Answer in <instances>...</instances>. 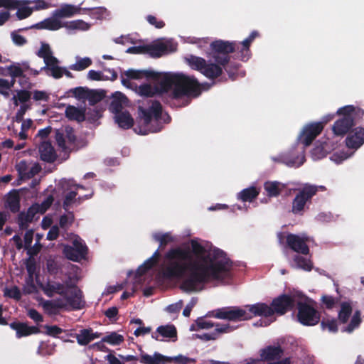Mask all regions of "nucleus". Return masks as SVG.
Masks as SVG:
<instances>
[{
	"mask_svg": "<svg viewBox=\"0 0 364 364\" xmlns=\"http://www.w3.org/2000/svg\"><path fill=\"white\" fill-rule=\"evenodd\" d=\"M127 53L132 54H141V53H148V45L141 46H136L129 48L127 51Z\"/></svg>",
	"mask_w": 364,
	"mask_h": 364,
	"instance_id": "nucleus-61",
	"label": "nucleus"
},
{
	"mask_svg": "<svg viewBox=\"0 0 364 364\" xmlns=\"http://www.w3.org/2000/svg\"><path fill=\"white\" fill-rule=\"evenodd\" d=\"M90 24L80 19L64 22V28L68 31H86Z\"/></svg>",
	"mask_w": 364,
	"mask_h": 364,
	"instance_id": "nucleus-37",
	"label": "nucleus"
},
{
	"mask_svg": "<svg viewBox=\"0 0 364 364\" xmlns=\"http://www.w3.org/2000/svg\"><path fill=\"white\" fill-rule=\"evenodd\" d=\"M237 328L236 326L231 325L230 323H217L215 328L211 333L195 334L194 338H198L203 341L215 340L222 333H228Z\"/></svg>",
	"mask_w": 364,
	"mask_h": 364,
	"instance_id": "nucleus-23",
	"label": "nucleus"
},
{
	"mask_svg": "<svg viewBox=\"0 0 364 364\" xmlns=\"http://www.w3.org/2000/svg\"><path fill=\"white\" fill-rule=\"evenodd\" d=\"M89 94L87 96L86 100L89 101L91 105H94L97 102L100 101L103 97V95L95 90H89Z\"/></svg>",
	"mask_w": 364,
	"mask_h": 364,
	"instance_id": "nucleus-57",
	"label": "nucleus"
},
{
	"mask_svg": "<svg viewBox=\"0 0 364 364\" xmlns=\"http://www.w3.org/2000/svg\"><path fill=\"white\" fill-rule=\"evenodd\" d=\"M283 350L278 345L269 346L259 350L262 360H273L279 358Z\"/></svg>",
	"mask_w": 364,
	"mask_h": 364,
	"instance_id": "nucleus-29",
	"label": "nucleus"
},
{
	"mask_svg": "<svg viewBox=\"0 0 364 364\" xmlns=\"http://www.w3.org/2000/svg\"><path fill=\"white\" fill-rule=\"evenodd\" d=\"M16 169L21 178H30L40 171L41 167L36 162L21 161L17 164Z\"/></svg>",
	"mask_w": 364,
	"mask_h": 364,
	"instance_id": "nucleus-24",
	"label": "nucleus"
},
{
	"mask_svg": "<svg viewBox=\"0 0 364 364\" xmlns=\"http://www.w3.org/2000/svg\"><path fill=\"white\" fill-rule=\"evenodd\" d=\"M129 105V101L126 96L120 92H116L112 95V100L109 109L114 114L123 112V109Z\"/></svg>",
	"mask_w": 364,
	"mask_h": 364,
	"instance_id": "nucleus-28",
	"label": "nucleus"
},
{
	"mask_svg": "<svg viewBox=\"0 0 364 364\" xmlns=\"http://www.w3.org/2000/svg\"><path fill=\"white\" fill-rule=\"evenodd\" d=\"M38 151L41 159L47 162H53L57 157L54 148L48 141H42L39 146Z\"/></svg>",
	"mask_w": 364,
	"mask_h": 364,
	"instance_id": "nucleus-30",
	"label": "nucleus"
},
{
	"mask_svg": "<svg viewBox=\"0 0 364 364\" xmlns=\"http://www.w3.org/2000/svg\"><path fill=\"white\" fill-rule=\"evenodd\" d=\"M284 188L285 185L278 181H267L264 184V188L270 197L279 196Z\"/></svg>",
	"mask_w": 364,
	"mask_h": 364,
	"instance_id": "nucleus-38",
	"label": "nucleus"
},
{
	"mask_svg": "<svg viewBox=\"0 0 364 364\" xmlns=\"http://www.w3.org/2000/svg\"><path fill=\"white\" fill-rule=\"evenodd\" d=\"M102 341L107 343L112 346H117L124 341V336L116 332H112L104 336Z\"/></svg>",
	"mask_w": 364,
	"mask_h": 364,
	"instance_id": "nucleus-48",
	"label": "nucleus"
},
{
	"mask_svg": "<svg viewBox=\"0 0 364 364\" xmlns=\"http://www.w3.org/2000/svg\"><path fill=\"white\" fill-rule=\"evenodd\" d=\"M152 237L156 242L160 244L161 247L176 241V237L173 236L171 232H156L153 233Z\"/></svg>",
	"mask_w": 364,
	"mask_h": 364,
	"instance_id": "nucleus-39",
	"label": "nucleus"
},
{
	"mask_svg": "<svg viewBox=\"0 0 364 364\" xmlns=\"http://www.w3.org/2000/svg\"><path fill=\"white\" fill-rule=\"evenodd\" d=\"M28 315L36 323H40L43 321L42 316L35 309H29L28 311Z\"/></svg>",
	"mask_w": 364,
	"mask_h": 364,
	"instance_id": "nucleus-64",
	"label": "nucleus"
},
{
	"mask_svg": "<svg viewBox=\"0 0 364 364\" xmlns=\"http://www.w3.org/2000/svg\"><path fill=\"white\" fill-rule=\"evenodd\" d=\"M99 337L97 333H93L91 330L85 329L80 331L76 338L80 345H86L91 341Z\"/></svg>",
	"mask_w": 364,
	"mask_h": 364,
	"instance_id": "nucleus-43",
	"label": "nucleus"
},
{
	"mask_svg": "<svg viewBox=\"0 0 364 364\" xmlns=\"http://www.w3.org/2000/svg\"><path fill=\"white\" fill-rule=\"evenodd\" d=\"M4 6H1V8L5 9H16V16L18 19H24L33 12V9L29 6L30 0H6L3 3Z\"/></svg>",
	"mask_w": 364,
	"mask_h": 364,
	"instance_id": "nucleus-17",
	"label": "nucleus"
},
{
	"mask_svg": "<svg viewBox=\"0 0 364 364\" xmlns=\"http://www.w3.org/2000/svg\"><path fill=\"white\" fill-rule=\"evenodd\" d=\"M36 242L35 245L32 247L28 248V255L30 256H34L38 253V252L41 250V245L40 244V240L43 237V235L36 234Z\"/></svg>",
	"mask_w": 364,
	"mask_h": 364,
	"instance_id": "nucleus-58",
	"label": "nucleus"
},
{
	"mask_svg": "<svg viewBox=\"0 0 364 364\" xmlns=\"http://www.w3.org/2000/svg\"><path fill=\"white\" fill-rule=\"evenodd\" d=\"M318 191V188L306 184L296 196L292 205V212L300 213L304 208L306 203Z\"/></svg>",
	"mask_w": 364,
	"mask_h": 364,
	"instance_id": "nucleus-14",
	"label": "nucleus"
},
{
	"mask_svg": "<svg viewBox=\"0 0 364 364\" xmlns=\"http://www.w3.org/2000/svg\"><path fill=\"white\" fill-rule=\"evenodd\" d=\"M196 303L197 299L196 298H192L191 300L187 304L185 309H183V315L186 317H188L190 316L192 309L195 306Z\"/></svg>",
	"mask_w": 364,
	"mask_h": 364,
	"instance_id": "nucleus-63",
	"label": "nucleus"
},
{
	"mask_svg": "<svg viewBox=\"0 0 364 364\" xmlns=\"http://www.w3.org/2000/svg\"><path fill=\"white\" fill-rule=\"evenodd\" d=\"M156 73H155L151 70H129L125 73V75L127 77L128 79H122V82L124 86L127 87H132V82H131V80L143 78L149 79V77H151V76H156Z\"/></svg>",
	"mask_w": 364,
	"mask_h": 364,
	"instance_id": "nucleus-26",
	"label": "nucleus"
},
{
	"mask_svg": "<svg viewBox=\"0 0 364 364\" xmlns=\"http://www.w3.org/2000/svg\"><path fill=\"white\" fill-rule=\"evenodd\" d=\"M115 122L122 129H129L134 124V119L130 114L126 111L120 112L114 114Z\"/></svg>",
	"mask_w": 364,
	"mask_h": 364,
	"instance_id": "nucleus-36",
	"label": "nucleus"
},
{
	"mask_svg": "<svg viewBox=\"0 0 364 364\" xmlns=\"http://www.w3.org/2000/svg\"><path fill=\"white\" fill-rule=\"evenodd\" d=\"M81 10L80 5L63 4L59 8L53 11V15L61 20V18H71L77 14H80Z\"/></svg>",
	"mask_w": 364,
	"mask_h": 364,
	"instance_id": "nucleus-25",
	"label": "nucleus"
},
{
	"mask_svg": "<svg viewBox=\"0 0 364 364\" xmlns=\"http://www.w3.org/2000/svg\"><path fill=\"white\" fill-rule=\"evenodd\" d=\"M33 11H40L48 9L50 7V4L45 0H30V5Z\"/></svg>",
	"mask_w": 364,
	"mask_h": 364,
	"instance_id": "nucleus-50",
	"label": "nucleus"
},
{
	"mask_svg": "<svg viewBox=\"0 0 364 364\" xmlns=\"http://www.w3.org/2000/svg\"><path fill=\"white\" fill-rule=\"evenodd\" d=\"M274 311L272 308L264 303H257L252 305H246L242 307H230L218 310L215 317L229 321H242L252 318L254 316H263L269 318L265 326L272 323Z\"/></svg>",
	"mask_w": 364,
	"mask_h": 364,
	"instance_id": "nucleus-5",
	"label": "nucleus"
},
{
	"mask_svg": "<svg viewBox=\"0 0 364 364\" xmlns=\"http://www.w3.org/2000/svg\"><path fill=\"white\" fill-rule=\"evenodd\" d=\"M26 72L33 75H37L39 73V71L30 68L28 62H22L15 63L5 68H1L0 75H9L11 77V80H14L16 77H22Z\"/></svg>",
	"mask_w": 364,
	"mask_h": 364,
	"instance_id": "nucleus-16",
	"label": "nucleus"
},
{
	"mask_svg": "<svg viewBox=\"0 0 364 364\" xmlns=\"http://www.w3.org/2000/svg\"><path fill=\"white\" fill-rule=\"evenodd\" d=\"M74 217L71 213L67 215H63L60 219V225L61 228H65L72 224L73 222Z\"/></svg>",
	"mask_w": 364,
	"mask_h": 364,
	"instance_id": "nucleus-60",
	"label": "nucleus"
},
{
	"mask_svg": "<svg viewBox=\"0 0 364 364\" xmlns=\"http://www.w3.org/2000/svg\"><path fill=\"white\" fill-rule=\"evenodd\" d=\"M215 325L210 321H208L205 318H198L195 323L192 324L190 327L191 331H198L200 330H206L210 329L213 327L215 328Z\"/></svg>",
	"mask_w": 364,
	"mask_h": 364,
	"instance_id": "nucleus-46",
	"label": "nucleus"
},
{
	"mask_svg": "<svg viewBox=\"0 0 364 364\" xmlns=\"http://www.w3.org/2000/svg\"><path fill=\"white\" fill-rule=\"evenodd\" d=\"M12 42L18 46H23L26 43V38L19 33V31H14L11 33Z\"/></svg>",
	"mask_w": 364,
	"mask_h": 364,
	"instance_id": "nucleus-55",
	"label": "nucleus"
},
{
	"mask_svg": "<svg viewBox=\"0 0 364 364\" xmlns=\"http://www.w3.org/2000/svg\"><path fill=\"white\" fill-rule=\"evenodd\" d=\"M295 299L298 306V321L304 326L317 324L320 321V314L316 309V303L300 292H296Z\"/></svg>",
	"mask_w": 364,
	"mask_h": 364,
	"instance_id": "nucleus-9",
	"label": "nucleus"
},
{
	"mask_svg": "<svg viewBox=\"0 0 364 364\" xmlns=\"http://www.w3.org/2000/svg\"><path fill=\"white\" fill-rule=\"evenodd\" d=\"M354 152L351 149L341 150L334 152L330 157L331 160L338 164L349 159L353 155Z\"/></svg>",
	"mask_w": 364,
	"mask_h": 364,
	"instance_id": "nucleus-45",
	"label": "nucleus"
},
{
	"mask_svg": "<svg viewBox=\"0 0 364 364\" xmlns=\"http://www.w3.org/2000/svg\"><path fill=\"white\" fill-rule=\"evenodd\" d=\"M92 60L89 57H75V62L70 65V69L75 71H82L92 65Z\"/></svg>",
	"mask_w": 364,
	"mask_h": 364,
	"instance_id": "nucleus-42",
	"label": "nucleus"
},
{
	"mask_svg": "<svg viewBox=\"0 0 364 364\" xmlns=\"http://www.w3.org/2000/svg\"><path fill=\"white\" fill-rule=\"evenodd\" d=\"M161 114V106L157 102H152L151 106L148 109L140 107L139 127L136 129V132L145 135L161 130L160 118Z\"/></svg>",
	"mask_w": 364,
	"mask_h": 364,
	"instance_id": "nucleus-6",
	"label": "nucleus"
},
{
	"mask_svg": "<svg viewBox=\"0 0 364 364\" xmlns=\"http://www.w3.org/2000/svg\"><path fill=\"white\" fill-rule=\"evenodd\" d=\"M31 98V93L26 90H20L15 94L12 97V101L15 106L19 104H27Z\"/></svg>",
	"mask_w": 364,
	"mask_h": 364,
	"instance_id": "nucleus-47",
	"label": "nucleus"
},
{
	"mask_svg": "<svg viewBox=\"0 0 364 364\" xmlns=\"http://www.w3.org/2000/svg\"><path fill=\"white\" fill-rule=\"evenodd\" d=\"M323 129V126L322 123L311 122L305 124L298 136V143L302 144L303 149H304L321 134ZM283 161L289 166H299L302 165L304 162V150L301 151V154L296 159H289L288 158H284Z\"/></svg>",
	"mask_w": 364,
	"mask_h": 364,
	"instance_id": "nucleus-7",
	"label": "nucleus"
},
{
	"mask_svg": "<svg viewBox=\"0 0 364 364\" xmlns=\"http://www.w3.org/2000/svg\"><path fill=\"white\" fill-rule=\"evenodd\" d=\"M159 257V252L156 250L150 258L146 259L144 263L138 268L136 272L137 277L136 282L139 283L141 282L142 279L141 277L156 263Z\"/></svg>",
	"mask_w": 364,
	"mask_h": 364,
	"instance_id": "nucleus-32",
	"label": "nucleus"
},
{
	"mask_svg": "<svg viewBox=\"0 0 364 364\" xmlns=\"http://www.w3.org/2000/svg\"><path fill=\"white\" fill-rule=\"evenodd\" d=\"M73 246H65L63 254L70 260L80 262L85 259L87 249L83 241L78 236L72 237Z\"/></svg>",
	"mask_w": 364,
	"mask_h": 364,
	"instance_id": "nucleus-13",
	"label": "nucleus"
},
{
	"mask_svg": "<svg viewBox=\"0 0 364 364\" xmlns=\"http://www.w3.org/2000/svg\"><path fill=\"white\" fill-rule=\"evenodd\" d=\"M308 237L304 235H296L290 234L287 237L288 245L295 252L301 253L304 255L309 254V247L306 245Z\"/></svg>",
	"mask_w": 364,
	"mask_h": 364,
	"instance_id": "nucleus-22",
	"label": "nucleus"
},
{
	"mask_svg": "<svg viewBox=\"0 0 364 364\" xmlns=\"http://www.w3.org/2000/svg\"><path fill=\"white\" fill-rule=\"evenodd\" d=\"M294 292L290 295L283 294L274 299L272 303V308L274 314H284L287 311L291 309L296 304V294Z\"/></svg>",
	"mask_w": 364,
	"mask_h": 364,
	"instance_id": "nucleus-18",
	"label": "nucleus"
},
{
	"mask_svg": "<svg viewBox=\"0 0 364 364\" xmlns=\"http://www.w3.org/2000/svg\"><path fill=\"white\" fill-rule=\"evenodd\" d=\"M291 266L305 271H310L312 268V264L310 259L306 257L300 255H295L294 257L291 262Z\"/></svg>",
	"mask_w": 364,
	"mask_h": 364,
	"instance_id": "nucleus-40",
	"label": "nucleus"
},
{
	"mask_svg": "<svg viewBox=\"0 0 364 364\" xmlns=\"http://www.w3.org/2000/svg\"><path fill=\"white\" fill-rule=\"evenodd\" d=\"M53 197L48 196L41 205H33L26 212L21 213L18 215V224L21 229L27 228L28 224L35 218L36 213H43L53 203Z\"/></svg>",
	"mask_w": 364,
	"mask_h": 364,
	"instance_id": "nucleus-12",
	"label": "nucleus"
},
{
	"mask_svg": "<svg viewBox=\"0 0 364 364\" xmlns=\"http://www.w3.org/2000/svg\"><path fill=\"white\" fill-rule=\"evenodd\" d=\"M7 205L12 212H17L20 208V197L17 191H11L7 196Z\"/></svg>",
	"mask_w": 364,
	"mask_h": 364,
	"instance_id": "nucleus-44",
	"label": "nucleus"
},
{
	"mask_svg": "<svg viewBox=\"0 0 364 364\" xmlns=\"http://www.w3.org/2000/svg\"><path fill=\"white\" fill-rule=\"evenodd\" d=\"M191 362H194V360L182 355L174 357H167V363H174L177 364H187Z\"/></svg>",
	"mask_w": 364,
	"mask_h": 364,
	"instance_id": "nucleus-52",
	"label": "nucleus"
},
{
	"mask_svg": "<svg viewBox=\"0 0 364 364\" xmlns=\"http://www.w3.org/2000/svg\"><path fill=\"white\" fill-rule=\"evenodd\" d=\"M176 48L177 44L171 39H159L148 45V53L153 57H160L175 51Z\"/></svg>",
	"mask_w": 364,
	"mask_h": 364,
	"instance_id": "nucleus-15",
	"label": "nucleus"
},
{
	"mask_svg": "<svg viewBox=\"0 0 364 364\" xmlns=\"http://www.w3.org/2000/svg\"><path fill=\"white\" fill-rule=\"evenodd\" d=\"M89 89L85 87H76L70 91L72 93L73 97H75L78 100L85 101L87 99V96L89 94Z\"/></svg>",
	"mask_w": 364,
	"mask_h": 364,
	"instance_id": "nucleus-49",
	"label": "nucleus"
},
{
	"mask_svg": "<svg viewBox=\"0 0 364 364\" xmlns=\"http://www.w3.org/2000/svg\"><path fill=\"white\" fill-rule=\"evenodd\" d=\"M79 268L72 265L68 279L64 284L50 281L42 285V289L48 296L59 294L60 298L56 300L46 301L42 303L45 311L49 314H55L62 309H80L82 306V293L75 286L80 279L77 272Z\"/></svg>",
	"mask_w": 364,
	"mask_h": 364,
	"instance_id": "nucleus-4",
	"label": "nucleus"
},
{
	"mask_svg": "<svg viewBox=\"0 0 364 364\" xmlns=\"http://www.w3.org/2000/svg\"><path fill=\"white\" fill-rule=\"evenodd\" d=\"M4 294L6 296L13 298L16 300L20 299L21 296V294L19 289L16 286H13L10 288H5Z\"/></svg>",
	"mask_w": 364,
	"mask_h": 364,
	"instance_id": "nucleus-51",
	"label": "nucleus"
},
{
	"mask_svg": "<svg viewBox=\"0 0 364 364\" xmlns=\"http://www.w3.org/2000/svg\"><path fill=\"white\" fill-rule=\"evenodd\" d=\"M260 188L252 186L242 190L237 195V198L243 202H252L259 194Z\"/></svg>",
	"mask_w": 364,
	"mask_h": 364,
	"instance_id": "nucleus-35",
	"label": "nucleus"
},
{
	"mask_svg": "<svg viewBox=\"0 0 364 364\" xmlns=\"http://www.w3.org/2000/svg\"><path fill=\"white\" fill-rule=\"evenodd\" d=\"M65 115L70 119L81 122L85 119V109L69 105L66 107Z\"/></svg>",
	"mask_w": 364,
	"mask_h": 364,
	"instance_id": "nucleus-41",
	"label": "nucleus"
},
{
	"mask_svg": "<svg viewBox=\"0 0 364 364\" xmlns=\"http://www.w3.org/2000/svg\"><path fill=\"white\" fill-rule=\"evenodd\" d=\"M323 329L327 330L329 332H336L338 330L337 322L334 319H326L321 322Z\"/></svg>",
	"mask_w": 364,
	"mask_h": 364,
	"instance_id": "nucleus-53",
	"label": "nucleus"
},
{
	"mask_svg": "<svg viewBox=\"0 0 364 364\" xmlns=\"http://www.w3.org/2000/svg\"><path fill=\"white\" fill-rule=\"evenodd\" d=\"M15 80H6L0 77V92L3 95H7L8 91L14 85Z\"/></svg>",
	"mask_w": 364,
	"mask_h": 364,
	"instance_id": "nucleus-56",
	"label": "nucleus"
},
{
	"mask_svg": "<svg viewBox=\"0 0 364 364\" xmlns=\"http://www.w3.org/2000/svg\"><path fill=\"white\" fill-rule=\"evenodd\" d=\"M87 77L91 80H107L108 78L106 77L101 72L96 71L94 70H90L87 73Z\"/></svg>",
	"mask_w": 364,
	"mask_h": 364,
	"instance_id": "nucleus-59",
	"label": "nucleus"
},
{
	"mask_svg": "<svg viewBox=\"0 0 364 364\" xmlns=\"http://www.w3.org/2000/svg\"><path fill=\"white\" fill-rule=\"evenodd\" d=\"M151 337L160 341H176L177 340V331L173 325H164L159 326Z\"/></svg>",
	"mask_w": 364,
	"mask_h": 364,
	"instance_id": "nucleus-20",
	"label": "nucleus"
},
{
	"mask_svg": "<svg viewBox=\"0 0 364 364\" xmlns=\"http://www.w3.org/2000/svg\"><path fill=\"white\" fill-rule=\"evenodd\" d=\"M90 16L97 19H103L108 17L109 16V13L105 8L100 7L92 10Z\"/></svg>",
	"mask_w": 364,
	"mask_h": 364,
	"instance_id": "nucleus-54",
	"label": "nucleus"
},
{
	"mask_svg": "<svg viewBox=\"0 0 364 364\" xmlns=\"http://www.w3.org/2000/svg\"><path fill=\"white\" fill-rule=\"evenodd\" d=\"M37 54L43 59L45 66L41 68V70H44L48 75L56 79L60 78L64 75L69 77L72 76L66 68L59 65L60 61L53 56L50 46L48 43H41Z\"/></svg>",
	"mask_w": 364,
	"mask_h": 364,
	"instance_id": "nucleus-10",
	"label": "nucleus"
},
{
	"mask_svg": "<svg viewBox=\"0 0 364 364\" xmlns=\"http://www.w3.org/2000/svg\"><path fill=\"white\" fill-rule=\"evenodd\" d=\"M33 238V232L30 230H28L24 235V244L23 247L27 250V252L28 253V248L32 247L31 243Z\"/></svg>",
	"mask_w": 364,
	"mask_h": 364,
	"instance_id": "nucleus-62",
	"label": "nucleus"
},
{
	"mask_svg": "<svg viewBox=\"0 0 364 364\" xmlns=\"http://www.w3.org/2000/svg\"><path fill=\"white\" fill-rule=\"evenodd\" d=\"M333 149V145L330 144L327 141H318L311 151L312 158L314 160L321 159Z\"/></svg>",
	"mask_w": 364,
	"mask_h": 364,
	"instance_id": "nucleus-31",
	"label": "nucleus"
},
{
	"mask_svg": "<svg viewBox=\"0 0 364 364\" xmlns=\"http://www.w3.org/2000/svg\"><path fill=\"white\" fill-rule=\"evenodd\" d=\"M55 139L58 146L67 151L72 149L75 141V135L71 127H65L56 131Z\"/></svg>",
	"mask_w": 364,
	"mask_h": 364,
	"instance_id": "nucleus-19",
	"label": "nucleus"
},
{
	"mask_svg": "<svg viewBox=\"0 0 364 364\" xmlns=\"http://www.w3.org/2000/svg\"><path fill=\"white\" fill-rule=\"evenodd\" d=\"M345 141L347 148L355 152L364 144V128L358 127L352 129Z\"/></svg>",
	"mask_w": 364,
	"mask_h": 364,
	"instance_id": "nucleus-21",
	"label": "nucleus"
},
{
	"mask_svg": "<svg viewBox=\"0 0 364 364\" xmlns=\"http://www.w3.org/2000/svg\"><path fill=\"white\" fill-rule=\"evenodd\" d=\"M257 36L256 31H253L242 43L236 45L234 43L215 41L210 44V55L214 59L215 63L210 60L209 63L200 57L190 55L186 58V62L193 70L200 72L208 78H215L222 73V66L229 61L228 54L235 50H239L241 53L240 58L242 60H247L250 56L249 47L252 41Z\"/></svg>",
	"mask_w": 364,
	"mask_h": 364,
	"instance_id": "nucleus-2",
	"label": "nucleus"
},
{
	"mask_svg": "<svg viewBox=\"0 0 364 364\" xmlns=\"http://www.w3.org/2000/svg\"><path fill=\"white\" fill-rule=\"evenodd\" d=\"M154 86L144 84L135 87L136 92L142 97H153L156 95L170 92L174 97L184 95L197 96L200 87L193 77L183 73H156L151 76Z\"/></svg>",
	"mask_w": 364,
	"mask_h": 364,
	"instance_id": "nucleus-3",
	"label": "nucleus"
},
{
	"mask_svg": "<svg viewBox=\"0 0 364 364\" xmlns=\"http://www.w3.org/2000/svg\"><path fill=\"white\" fill-rule=\"evenodd\" d=\"M338 319L343 323H348L343 331L350 333L360 326L361 312L358 309H353L350 302L345 301L341 304Z\"/></svg>",
	"mask_w": 364,
	"mask_h": 364,
	"instance_id": "nucleus-11",
	"label": "nucleus"
},
{
	"mask_svg": "<svg viewBox=\"0 0 364 364\" xmlns=\"http://www.w3.org/2000/svg\"><path fill=\"white\" fill-rule=\"evenodd\" d=\"M10 327L16 331V336L18 338L27 336L38 332L37 328L34 326H28L23 323H11L10 324Z\"/></svg>",
	"mask_w": 364,
	"mask_h": 364,
	"instance_id": "nucleus-33",
	"label": "nucleus"
},
{
	"mask_svg": "<svg viewBox=\"0 0 364 364\" xmlns=\"http://www.w3.org/2000/svg\"><path fill=\"white\" fill-rule=\"evenodd\" d=\"M230 263L224 252L205 240L195 238L168 250L164 255L162 276L181 279V289L198 291L209 281L227 277Z\"/></svg>",
	"mask_w": 364,
	"mask_h": 364,
	"instance_id": "nucleus-1",
	"label": "nucleus"
},
{
	"mask_svg": "<svg viewBox=\"0 0 364 364\" xmlns=\"http://www.w3.org/2000/svg\"><path fill=\"white\" fill-rule=\"evenodd\" d=\"M139 360L142 364H167V356L156 352L153 355L141 353Z\"/></svg>",
	"mask_w": 364,
	"mask_h": 364,
	"instance_id": "nucleus-34",
	"label": "nucleus"
},
{
	"mask_svg": "<svg viewBox=\"0 0 364 364\" xmlns=\"http://www.w3.org/2000/svg\"><path fill=\"white\" fill-rule=\"evenodd\" d=\"M32 28L36 29H46L49 31H57L62 28H64V22L58 18V17L55 16L53 15V12L52 13V16L44 19L43 21L37 23L33 25Z\"/></svg>",
	"mask_w": 364,
	"mask_h": 364,
	"instance_id": "nucleus-27",
	"label": "nucleus"
},
{
	"mask_svg": "<svg viewBox=\"0 0 364 364\" xmlns=\"http://www.w3.org/2000/svg\"><path fill=\"white\" fill-rule=\"evenodd\" d=\"M336 114L341 117L332 126V131L336 136H343L354 125V121L362 117L363 110L353 105H347L339 108Z\"/></svg>",
	"mask_w": 364,
	"mask_h": 364,
	"instance_id": "nucleus-8",
	"label": "nucleus"
}]
</instances>
